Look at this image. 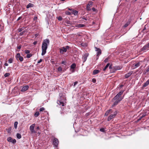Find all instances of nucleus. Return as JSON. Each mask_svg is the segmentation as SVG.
Instances as JSON below:
<instances>
[{
  "label": "nucleus",
  "instance_id": "4d7b16f0",
  "mask_svg": "<svg viewBox=\"0 0 149 149\" xmlns=\"http://www.w3.org/2000/svg\"><path fill=\"white\" fill-rule=\"evenodd\" d=\"M22 18V17H19L18 18V19H17V21H18L21 18Z\"/></svg>",
  "mask_w": 149,
  "mask_h": 149
},
{
  "label": "nucleus",
  "instance_id": "b1692460",
  "mask_svg": "<svg viewBox=\"0 0 149 149\" xmlns=\"http://www.w3.org/2000/svg\"><path fill=\"white\" fill-rule=\"evenodd\" d=\"M11 130V127H10L6 129V130L8 133H10Z\"/></svg>",
  "mask_w": 149,
  "mask_h": 149
},
{
  "label": "nucleus",
  "instance_id": "1a4fd4ad",
  "mask_svg": "<svg viewBox=\"0 0 149 149\" xmlns=\"http://www.w3.org/2000/svg\"><path fill=\"white\" fill-rule=\"evenodd\" d=\"M7 141L10 142H11L13 144L16 143V140L15 139H13L11 137H8L7 139Z\"/></svg>",
  "mask_w": 149,
  "mask_h": 149
},
{
  "label": "nucleus",
  "instance_id": "79ce46f5",
  "mask_svg": "<svg viewBox=\"0 0 149 149\" xmlns=\"http://www.w3.org/2000/svg\"><path fill=\"white\" fill-rule=\"evenodd\" d=\"M58 19L59 20L61 21V20H62V17L61 16H59L58 17Z\"/></svg>",
  "mask_w": 149,
  "mask_h": 149
},
{
  "label": "nucleus",
  "instance_id": "39448f33",
  "mask_svg": "<svg viewBox=\"0 0 149 149\" xmlns=\"http://www.w3.org/2000/svg\"><path fill=\"white\" fill-rule=\"evenodd\" d=\"M35 124H33L31 125L29 128L30 130L31 133H36L37 132V131L34 130L35 127Z\"/></svg>",
  "mask_w": 149,
  "mask_h": 149
},
{
  "label": "nucleus",
  "instance_id": "4c0bfd02",
  "mask_svg": "<svg viewBox=\"0 0 149 149\" xmlns=\"http://www.w3.org/2000/svg\"><path fill=\"white\" fill-rule=\"evenodd\" d=\"M45 109L44 107H41L40 109V111H42L44 110Z\"/></svg>",
  "mask_w": 149,
  "mask_h": 149
},
{
  "label": "nucleus",
  "instance_id": "338daca9",
  "mask_svg": "<svg viewBox=\"0 0 149 149\" xmlns=\"http://www.w3.org/2000/svg\"><path fill=\"white\" fill-rule=\"evenodd\" d=\"M123 85H122L120 86V87H123Z\"/></svg>",
  "mask_w": 149,
  "mask_h": 149
},
{
  "label": "nucleus",
  "instance_id": "37998d69",
  "mask_svg": "<svg viewBox=\"0 0 149 149\" xmlns=\"http://www.w3.org/2000/svg\"><path fill=\"white\" fill-rule=\"evenodd\" d=\"M61 64H63L64 65H65L66 64V62L65 61H62L61 62Z\"/></svg>",
  "mask_w": 149,
  "mask_h": 149
},
{
  "label": "nucleus",
  "instance_id": "bf43d9fd",
  "mask_svg": "<svg viewBox=\"0 0 149 149\" xmlns=\"http://www.w3.org/2000/svg\"><path fill=\"white\" fill-rule=\"evenodd\" d=\"M108 59L107 58H106V59H105V60H104V61L105 62H106L107 61H108Z\"/></svg>",
  "mask_w": 149,
  "mask_h": 149
},
{
  "label": "nucleus",
  "instance_id": "473e14b6",
  "mask_svg": "<svg viewBox=\"0 0 149 149\" xmlns=\"http://www.w3.org/2000/svg\"><path fill=\"white\" fill-rule=\"evenodd\" d=\"M140 64L139 62H138V63H137L135 64L134 65V66L135 67V68H136V67H137L139 66H140Z\"/></svg>",
  "mask_w": 149,
  "mask_h": 149
},
{
  "label": "nucleus",
  "instance_id": "58836bf2",
  "mask_svg": "<svg viewBox=\"0 0 149 149\" xmlns=\"http://www.w3.org/2000/svg\"><path fill=\"white\" fill-rule=\"evenodd\" d=\"M25 31H24L22 32H20L19 33V35L20 36H22L23 35V34L25 33Z\"/></svg>",
  "mask_w": 149,
  "mask_h": 149
},
{
  "label": "nucleus",
  "instance_id": "2f4dec72",
  "mask_svg": "<svg viewBox=\"0 0 149 149\" xmlns=\"http://www.w3.org/2000/svg\"><path fill=\"white\" fill-rule=\"evenodd\" d=\"M10 75V74L9 73H6L4 75V76L5 77H7L9 76Z\"/></svg>",
  "mask_w": 149,
  "mask_h": 149
},
{
  "label": "nucleus",
  "instance_id": "864d4df0",
  "mask_svg": "<svg viewBox=\"0 0 149 149\" xmlns=\"http://www.w3.org/2000/svg\"><path fill=\"white\" fill-rule=\"evenodd\" d=\"M37 41H34V42H33V45H36V44H37Z\"/></svg>",
  "mask_w": 149,
  "mask_h": 149
},
{
  "label": "nucleus",
  "instance_id": "680f3d73",
  "mask_svg": "<svg viewBox=\"0 0 149 149\" xmlns=\"http://www.w3.org/2000/svg\"><path fill=\"white\" fill-rule=\"evenodd\" d=\"M68 9L70 10V11H71L72 12V10H73L72 9H71V8H68Z\"/></svg>",
  "mask_w": 149,
  "mask_h": 149
},
{
  "label": "nucleus",
  "instance_id": "de8ad7c7",
  "mask_svg": "<svg viewBox=\"0 0 149 149\" xmlns=\"http://www.w3.org/2000/svg\"><path fill=\"white\" fill-rule=\"evenodd\" d=\"M92 81L93 82L95 83L96 82V80L95 79H93L92 80Z\"/></svg>",
  "mask_w": 149,
  "mask_h": 149
},
{
  "label": "nucleus",
  "instance_id": "aec40b11",
  "mask_svg": "<svg viewBox=\"0 0 149 149\" xmlns=\"http://www.w3.org/2000/svg\"><path fill=\"white\" fill-rule=\"evenodd\" d=\"M72 13L74 14L75 15H77L78 13V12L75 10H72Z\"/></svg>",
  "mask_w": 149,
  "mask_h": 149
},
{
  "label": "nucleus",
  "instance_id": "49530a36",
  "mask_svg": "<svg viewBox=\"0 0 149 149\" xmlns=\"http://www.w3.org/2000/svg\"><path fill=\"white\" fill-rule=\"evenodd\" d=\"M78 82L77 81H75L74 83V86L75 87V86L78 84Z\"/></svg>",
  "mask_w": 149,
  "mask_h": 149
},
{
  "label": "nucleus",
  "instance_id": "4468645a",
  "mask_svg": "<svg viewBox=\"0 0 149 149\" xmlns=\"http://www.w3.org/2000/svg\"><path fill=\"white\" fill-rule=\"evenodd\" d=\"M57 103L59 105H61L62 106L64 105V102L61 100H58L57 101Z\"/></svg>",
  "mask_w": 149,
  "mask_h": 149
},
{
  "label": "nucleus",
  "instance_id": "4be33fe9",
  "mask_svg": "<svg viewBox=\"0 0 149 149\" xmlns=\"http://www.w3.org/2000/svg\"><path fill=\"white\" fill-rule=\"evenodd\" d=\"M87 55L86 54L84 55L83 56V59L84 62H85L87 58Z\"/></svg>",
  "mask_w": 149,
  "mask_h": 149
},
{
  "label": "nucleus",
  "instance_id": "5fc2aeb1",
  "mask_svg": "<svg viewBox=\"0 0 149 149\" xmlns=\"http://www.w3.org/2000/svg\"><path fill=\"white\" fill-rule=\"evenodd\" d=\"M8 64L7 63H6L4 64V65L5 66H8Z\"/></svg>",
  "mask_w": 149,
  "mask_h": 149
},
{
  "label": "nucleus",
  "instance_id": "c756f323",
  "mask_svg": "<svg viewBox=\"0 0 149 149\" xmlns=\"http://www.w3.org/2000/svg\"><path fill=\"white\" fill-rule=\"evenodd\" d=\"M130 22H127L124 26V28H126L127 27L128 25L130 24Z\"/></svg>",
  "mask_w": 149,
  "mask_h": 149
},
{
  "label": "nucleus",
  "instance_id": "ea45409f",
  "mask_svg": "<svg viewBox=\"0 0 149 149\" xmlns=\"http://www.w3.org/2000/svg\"><path fill=\"white\" fill-rule=\"evenodd\" d=\"M23 29L22 28H19L17 30L19 32H21L23 30Z\"/></svg>",
  "mask_w": 149,
  "mask_h": 149
},
{
  "label": "nucleus",
  "instance_id": "a18cd8bd",
  "mask_svg": "<svg viewBox=\"0 0 149 149\" xmlns=\"http://www.w3.org/2000/svg\"><path fill=\"white\" fill-rule=\"evenodd\" d=\"M149 72V65L146 68V72Z\"/></svg>",
  "mask_w": 149,
  "mask_h": 149
},
{
  "label": "nucleus",
  "instance_id": "e2e57ef3",
  "mask_svg": "<svg viewBox=\"0 0 149 149\" xmlns=\"http://www.w3.org/2000/svg\"><path fill=\"white\" fill-rule=\"evenodd\" d=\"M37 17H35L34 18V20L36 19H37Z\"/></svg>",
  "mask_w": 149,
  "mask_h": 149
},
{
  "label": "nucleus",
  "instance_id": "2eb2a0df",
  "mask_svg": "<svg viewBox=\"0 0 149 149\" xmlns=\"http://www.w3.org/2000/svg\"><path fill=\"white\" fill-rule=\"evenodd\" d=\"M122 68V67L121 66H116L114 67L113 68V69L114 70H120Z\"/></svg>",
  "mask_w": 149,
  "mask_h": 149
},
{
  "label": "nucleus",
  "instance_id": "7ed1b4c3",
  "mask_svg": "<svg viewBox=\"0 0 149 149\" xmlns=\"http://www.w3.org/2000/svg\"><path fill=\"white\" fill-rule=\"evenodd\" d=\"M149 50V42L145 45L140 50V51L146 52Z\"/></svg>",
  "mask_w": 149,
  "mask_h": 149
},
{
  "label": "nucleus",
  "instance_id": "6e6552de",
  "mask_svg": "<svg viewBox=\"0 0 149 149\" xmlns=\"http://www.w3.org/2000/svg\"><path fill=\"white\" fill-rule=\"evenodd\" d=\"M95 51H97V54L96 56L97 57V58H98L99 56L102 53L101 50L99 48L95 47Z\"/></svg>",
  "mask_w": 149,
  "mask_h": 149
},
{
  "label": "nucleus",
  "instance_id": "6ab92c4d",
  "mask_svg": "<svg viewBox=\"0 0 149 149\" xmlns=\"http://www.w3.org/2000/svg\"><path fill=\"white\" fill-rule=\"evenodd\" d=\"M85 25L83 24H77L75 26L78 28H80L84 27Z\"/></svg>",
  "mask_w": 149,
  "mask_h": 149
},
{
  "label": "nucleus",
  "instance_id": "0eeeda50",
  "mask_svg": "<svg viewBox=\"0 0 149 149\" xmlns=\"http://www.w3.org/2000/svg\"><path fill=\"white\" fill-rule=\"evenodd\" d=\"M117 113V112L116 111H115L113 114H112L110 116H109L108 118L107 119V120L108 121H109L110 120L114 118L115 116L116 115Z\"/></svg>",
  "mask_w": 149,
  "mask_h": 149
},
{
  "label": "nucleus",
  "instance_id": "69168bd1",
  "mask_svg": "<svg viewBox=\"0 0 149 149\" xmlns=\"http://www.w3.org/2000/svg\"><path fill=\"white\" fill-rule=\"evenodd\" d=\"M81 46H84V44H83V43H82V44H81Z\"/></svg>",
  "mask_w": 149,
  "mask_h": 149
},
{
  "label": "nucleus",
  "instance_id": "f03ea898",
  "mask_svg": "<svg viewBox=\"0 0 149 149\" xmlns=\"http://www.w3.org/2000/svg\"><path fill=\"white\" fill-rule=\"evenodd\" d=\"M49 43V39H46L44 40L43 42L42 46V56L44 55L46 52V50L47 48L48 45Z\"/></svg>",
  "mask_w": 149,
  "mask_h": 149
},
{
  "label": "nucleus",
  "instance_id": "a211bd4d",
  "mask_svg": "<svg viewBox=\"0 0 149 149\" xmlns=\"http://www.w3.org/2000/svg\"><path fill=\"white\" fill-rule=\"evenodd\" d=\"M34 6V5L33 4L31 3H29V4L27 5L26 7L27 8H30L33 7Z\"/></svg>",
  "mask_w": 149,
  "mask_h": 149
},
{
  "label": "nucleus",
  "instance_id": "f257e3e1",
  "mask_svg": "<svg viewBox=\"0 0 149 149\" xmlns=\"http://www.w3.org/2000/svg\"><path fill=\"white\" fill-rule=\"evenodd\" d=\"M123 91H121L118 93L113 98V100L114 101L112 105V107H114L118 104L123 98L121 97V95L123 94Z\"/></svg>",
  "mask_w": 149,
  "mask_h": 149
},
{
  "label": "nucleus",
  "instance_id": "3c124183",
  "mask_svg": "<svg viewBox=\"0 0 149 149\" xmlns=\"http://www.w3.org/2000/svg\"><path fill=\"white\" fill-rule=\"evenodd\" d=\"M42 61V60L41 59H40L39 61H38V63H41Z\"/></svg>",
  "mask_w": 149,
  "mask_h": 149
},
{
  "label": "nucleus",
  "instance_id": "13d9d810",
  "mask_svg": "<svg viewBox=\"0 0 149 149\" xmlns=\"http://www.w3.org/2000/svg\"><path fill=\"white\" fill-rule=\"evenodd\" d=\"M109 69H111V68H112V65H109Z\"/></svg>",
  "mask_w": 149,
  "mask_h": 149
},
{
  "label": "nucleus",
  "instance_id": "6e6d98bb",
  "mask_svg": "<svg viewBox=\"0 0 149 149\" xmlns=\"http://www.w3.org/2000/svg\"><path fill=\"white\" fill-rule=\"evenodd\" d=\"M142 118L140 116V117H139V118L138 119V120L137 121H138L140 120H141V119H142Z\"/></svg>",
  "mask_w": 149,
  "mask_h": 149
},
{
  "label": "nucleus",
  "instance_id": "e433bc0d",
  "mask_svg": "<svg viewBox=\"0 0 149 149\" xmlns=\"http://www.w3.org/2000/svg\"><path fill=\"white\" fill-rule=\"evenodd\" d=\"M90 7H88L86 6V10H88V11H90L91 10V9L90 8Z\"/></svg>",
  "mask_w": 149,
  "mask_h": 149
},
{
  "label": "nucleus",
  "instance_id": "20e7f679",
  "mask_svg": "<svg viewBox=\"0 0 149 149\" xmlns=\"http://www.w3.org/2000/svg\"><path fill=\"white\" fill-rule=\"evenodd\" d=\"M70 48L69 46H66L65 47H63L59 49L60 52L61 54H63L65 52L67 51V49H68Z\"/></svg>",
  "mask_w": 149,
  "mask_h": 149
},
{
  "label": "nucleus",
  "instance_id": "7c9ffc66",
  "mask_svg": "<svg viewBox=\"0 0 149 149\" xmlns=\"http://www.w3.org/2000/svg\"><path fill=\"white\" fill-rule=\"evenodd\" d=\"M17 137V138L20 139L21 138V135L20 134L17 133L16 135Z\"/></svg>",
  "mask_w": 149,
  "mask_h": 149
},
{
  "label": "nucleus",
  "instance_id": "603ef678",
  "mask_svg": "<svg viewBox=\"0 0 149 149\" xmlns=\"http://www.w3.org/2000/svg\"><path fill=\"white\" fill-rule=\"evenodd\" d=\"M21 48V45L17 47V48L18 49H20Z\"/></svg>",
  "mask_w": 149,
  "mask_h": 149
},
{
  "label": "nucleus",
  "instance_id": "9b49d317",
  "mask_svg": "<svg viewBox=\"0 0 149 149\" xmlns=\"http://www.w3.org/2000/svg\"><path fill=\"white\" fill-rule=\"evenodd\" d=\"M76 66V64L75 63H72L70 67V69H72V72H73L75 71L74 69L75 68Z\"/></svg>",
  "mask_w": 149,
  "mask_h": 149
},
{
  "label": "nucleus",
  "instance_id": "f3484780",
  "mask_svg": "<svg viewBox=\"0 0 149 149\" xmlns=\"http://www.w3.org/2000/svg\"><path fill=\"white\" fill-rule=\"evenodd\" d=\"M100 72V71L98 70H95L93 71V75H96L98 74Z\"/></svg>",
  "mask_w": 149,
  "mask_h": 149
},
{
  "label": "nucleus",
  "instance_id": "c9c22d12",
  "mask_svg": "<svg viewBox=\"0 0 149 149\" xmlns=\"http://www.w3.org/2000/svg\"><path fill=\"white\" fill-rule=\"evenodd\" d=\"M25 52L26 54H28L30 53V51L29 50H25Z\"/></svg>",
  "mask_w": 149,
  "mask_h": 149
},
{
  "label": "nucleus",
  "instance_id": "09e8293b",
  "mask_svg": "<svg viewBox=\"0 0 149 149\" xmlns=\"http://www.w3.org/2000/svg\"><path fill=\"white\" fill-rule=\"evenodd\" d=\"M146 115V114H143L140 117L142 118H143Z\"/></svg>",
  "mask_w": 149,
  "mask_h": 149
},
{
  "label": "nucleus",
  "instance_id": "9d476101",
  "mask_svg": "<svg viewBox=\"0 0 149 149\" xmlns=\"http://www.w3.org/2000/svg\"><path fill=\"white\" fill-rule=\"evenodd\" d=\"M59 143V141L58 139L56 138H55L54 139L53 144L56 147H57Z\"/></svg>",
  "mask_w": 149,
  "mask_h": 149
},
{
  "label": "nucleus",
  "instance_id": "c03bdc74",
  "mask_svg": "<svg viewBox=\"0 0 149 149\" xmlns=\"http://www.w3.org/2000/svg\"><path fill=\"white\" fill-rule=\"evenodd\" d=\"M82 19L85 20H88V19L86 17H85L84 16L82 18Z\"/></svg>",
  "mask_w": 149,
  "mask_h": 149
},
{
  "label": "nucleus",
  "instance_id": "bb28decb",
  "mask_svg": "<svg viewBox=\"0 0 149 149\" xmlns=\"http://www.w3.org/2000/svg\"><path fill=\"white\" fill-rule=\"evenodd\" d=\"M18 124V123L17 121H16L14 123V126L15 129H16L17 128Z\"/></svg>",
  "mask_w": 149,
  "mask_h": 149
},
{
  "label": "nucleus",
  "instance_id": "c85d7f7f",
  "mask_svg": "<svg viewBox=\"0 0 149 149\" xmlns=\"http://www.w3.org/2000/svg\"><path fill=\"white\" fill-rule=\"evenodd\" d=\"M32 54H28L26 55V57L27 58H29L31 57L32 56Z\"/></svg>",
  "mask_w": 149,
  "mask_h": 149
},
{
  "label": "nucleus",
  "instance_id": "72a5a7b5",
  "mask_svg": "<svg viewBox=\"0 0 149 149\" xmlns=\"http://www.w3.org/2000/svg\"><path fill=\"white\" fill-rule=\"evenodd\" d=\"M62 68L61 66H59L58 69V70L59 72H61L62 71Z\"/></svg>",
  "mask_w": 149,
  "mask_h": 149
},
{
  "label": "nucleus",
  "instance_id": "423d86ee",
  "mask_svg": "<svg viewBox=\"0 0 149 149\" xmlns=\"http://www.w3.org/2000/svg\"><path fill=\"white\" fill-rule=\"evenodd\" d=\"M15 58L17 61L19 60L21 62L22 61L24 60L23 57L21 56L20 54L19 53L17 54L15 56Z\"/></svg>",
  "mask_w": 149,
  "mask_h": 149
},
{
  "label": "nucleus",
  "instance_id": "8fccbe9b",
  "mask_svg": "<svg viewBox=\"0 0 149 149\" xmlns=\"http://www.w3.org/2000/svg\"><path fill=\"white\" fill-rule=\"evenodd\" d=\"M92 10L93 11H96V10L94 8H92Z\"/></svg>",
  "mask_w": 149,
  "mask_h": 149
},
{
  "label": "nucleus",
  "instance_id": "412c9836",
  "mask_svg": "<svg viewBox=\"0 0 149 149\" xmlns=\"http://www.w3.org/2000/svg\"><path fill=\"white\" fill-rule=\"evenodd\" d=\"M93 4V2L91 1H89L87 5V6L88 7H91L92 6Z\"/></svg>",
  "mask_w": 149,
  "mask_h": 149
},
{
  "label": "nucleus",
  "instance_id": "774afa93",
  "mask_svg": "<svg viewBox=\"0 0 149 149\" xmlns=\"http://www.w3.org/2000/svg\"><path fill=\"white\" fill-rule=\"evenodd\" d=\"M98 58H97H97H96V60L98 59Z\"/></svg>",
  "mask_w": 149,
  "mask_h": 149
},
{
  "label": "nucleus",
  "instance_id": "0e129e2a",
  "mask_svg": "<svg viewBox=\"0 0 149 149\" xmlns=\"http://www.w3.org/2000/svg\"><path fill=\"white\" fill-rule=\"evenodd\" d=\"M38 36V34H35V36H36V37H37V36Z\"/></svg>",
  "mask_w": 149,
  "mask_h": 149
},
{
  "label": "nucleus",
  "instance_id": "ddd939ff",
  "mask_svg": "<svg viewBox=\"0 0 149 149\" xmlns=\"http://www.w3.org/2000/svg\"><path fill=\"white\" fill-rule=\"evenodd\" d=\"M132 74V71L129 72L125 75V78H128Z\"/></svg>",
  "mask_w": 149,
  "mask_h": 149
},
{
  "label": "nucleus",
  "instance_id": "a878e982",
  "mask_svg": "<svg viewBox=\"0 0 149 149\" xmlns=\"http://www.w3.org/2000/svg\"><path fill=\"white\" fill-rule=\"evenodd\" d=\"M110 65V64L109 63H107V65H106V66L103 69V70L104 71H105L106 69L108 68V67L109 66V65Z\"/></svg>",
  "mask_w": 149,
  "mask_h": 149
},
{
  "label": "nucleus",
  "instance_id": "f8f14e48",
  "mask_svg": "<svg viewBox=\"0 0 149 149\" xmlns=\"http://www.w3.org/2000/svg\"><path fill=\"white\" fill-rule=\"evenodd\" d=\"M29 88V86L28 85H26L23 86L22 89L21 91L22 92L25 91L27 90Z\"/></svg>",
  "mask_w": 149,
  "mask_h": 149
},
{
  "label": "nucleus",
  "instance_id": "393cba45",
  "mask_svg": "<svg viewBox=\"0 0 149 149\" xmlns=\"http://www.w3.org/2000/svg\"><path fill=\"white\" fill-rule=\"evenodd\" d=\"M39 113L38 111H36L34 114V116L35 117H37L39 115Z\"/></svg>",
  "mask_w": 149,
  "mask_h": 149
},
{
  "label": "nucleus",
  "instance_id": "dca6fc26",
  "mask_svg": "<svg viewBox=\"0 0 149 149\" xmlns=\"http://www.w3.org/2000/svg\"><path fill=\"white\" fill-rule=\"evenodd\" d=\"M149 84V79L143 85V87H145L148 86Z\"/></svg>",
  "mask_w": 149,
  "mask_h": 149
},
{
  "label": "nucleus",
  "instance_id": "f704fd0d",
  "mask_svg": "<svg viewBox=\"0 0 149 149\" xmlns=\"http://www.w3.org/2000/svg\"><path fill=\"white\" fill-rule=\"evenodd\" d=\"M65 13L66 14L68 15H70L71 14V13L68 11H65Z\"/></svg>",
  "mask_w": 149,
  "mask_h": 149
},
{
  "label": "nucleus",
  "instance_id": "a19ab883",
  "mask_svg": "<svg viewBox=\"0 0 149 149\" xmlns=\"http://www.w3.org/2000/svg\"><path fill=\"white\" fill-rule=\"evenodd\" d=\"M100 131L102 132H104L105 131L104 129V128H101L100 129Z\"/></svg>",
  "mask_w": 149,
  "mask_h": 149
},
{
  "label": "nucleus",
  "instance_id": "5701e85b",
  "mask_svg": "<svg viewBox=\"0 0 149 149\" xmlns=\"http://www.w3.org/2000/svg\"><path fill=\"white\" fill-rule=\"evenodd\" d=\"M112 111V109H110L107 111L105 114V116H107L109 114V113Z\"/></svg>",
  "mask_w": 149,
  "mask_h": 149
},
{
  "label": "nucleus",
  "instance_id": "052dcab7",
  "mask_svg": "<svg viewBox=\"0 0 149 149\" xmlns=\"http://www.w3.org/2000/svg\"><path fill=\"white\" fill-rule=\"evenodd\" d=\"M36 129L37 130H39L40 129V127H39V126H38L37 127Z\"/></svg>",
  "mask_w": 149,
  "mask_h": 149
},
{
  "label": "nucleus",
  "instance_id": "cd10ccee",
  "mask_svg": "<svg viewBox=\"0 0 149 149\" xmlns=\"http://www.w3.org/2000/svg\"><path fill=\"white\" fill-rule=\"evenodd\" d=\"M8 63H12L13 62V59L12 58H10L8 60Z\"/></svg>",
  "mask_w": 149,
  "mask_h": 149
}]
</instances>
